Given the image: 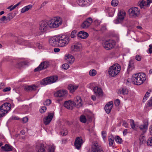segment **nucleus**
Segmentation results:
<instances>
[{
	"label": "nucleus",
	"mask_w": 152,
	"mask_h": 152,
	"mask_svg": "<svg viewBox=\"0 0 152 152\" xmlns=\"http://www.w3.org/2000/svg\"><path fill=\"white\" fill-rule=\"evenodd\" d=\"M146 79V75L145 74L140 73L134 74L132 77V80L133 84L140 85L145 81Z\"/></svg>",
	"instance_id": "f257e3e1"
},
{
	"label": "nucleus",
	"mask_w": 152,
	"mask_h": 152,
	"mask_svg": "<svg viewBox=\"0 0 152 152\" xmlns=\"http://www.w3.org/2000/svg\"><path fill=\"white\" fill-rule=\"evenodd\" d=\"M39 28L40 32V33H39V36L42 35V38H43L45 36L42 34L46 31L48 27H49L48 21L46 20H42L39 22Z\"/></svg>",
	"instance_id": "f03ea898"
},
{
	"label": "nucleus",
	"mask_w": 152,
	"mask_h": 152,
	"mask_svg": "<svg viewBox=\"0 0 152 152\" xmlns=\"http://www.w3.org/2000/svg\"><path fill=\"white\" fill-rule=\"evenodd\" d=\"M58 45L60 47H63L67 45L70 41L69 37L65 35H58Z\"/></svg>",
	"instance_id": "7ed1b4c3"
},
{
	"label": "nucleus",
	"mask_w": 152,
	"mask_h": 152,
	"mask_svg": "<svg viewBox=\"0 0 152 152\" xmlns=\"http://www.w3.org/2000/svg\"><path fill=\"white\" fill-rule=\"evenodd\" d=\"M62 20L59 17H56L48 21L49 27L50 28H56L58 27L62 23Z\"/></svg>",
	"instance_id": "20e7f679"
},
{
	"label": "nucleus",
	"mask_w": 152,
	"mask_h": 152,
	"mask_svg": "<svg viewBox=\"0 0 152 152\" xmlns=\"http://www.w3.org/2000/svg\"><path fill=\"white\" fill-rule=\"evenodd\" d=\"M121 70V66L118 64H114L111 66L109 69V73L112 77H114L117 75Z\"/></svg>",
	"instance_id": "39448f33"
},
{
	"label": "nucleus",
	"mask_w": 152,
	"mask_h": 152,
	"mask_svg": "<svg viewBox=\"0 0 152 152\" xmlns=\"http://www.w3.org/2000/svg\"><path fill=\"white\" fill-rule=\"evenodd\" d=\"M58 79V77L57 76H53L44 78L40 81V83L41 85L45 86L48 84H51L55 82Z\"/></svg>",
	"instance_id": "423d86ee"
},
{
	"label": "nucleus",
	"mask_w": 152,
	"mask_h": 152,
	"mask_svg": "<svg viewBox=\"0 0 152 152\" xmlns=\"http://www.w3.org/2000/svg\"><path fill=\"white\" fill-rule=\"evenodd\" d=\"M11 107V104L5 103L0 106V118L4 116L10 110Z\"/></svg>",
	"instance_id": "0eeeda50"
},
{
	"label": "nucleus",
	"mask_w": 152,
	"mask_h": 152,
	"mask_svg": "<svg viewBox=\"0 0 152 152\" xmlns=\"http://www.w3.org/2000/svg\"><path fill=\"white\" fill-rule=\"evenodd\" d=\"M115 44V42L113 40L108 39L103 42V46L107 50H110L113 48Z\"/></svg>",
	"instance_id": "6e6552de"
},
{
	"label": "nucleus",
	"mask_w": 152,
	"mask_h": 152,
	"mask_svg": "<svg viewBox=\"0 0 152 152\" xmlns=\"http://www.w3.org/2000/svg\"><path fill=\"white\" fill-rule=\"evenodd\" d=\"M130 16L135 18L137 17L140 14L139 9L137 7H133L130 8L129 10Z\"/></svg>",
	"instance_id": "1a4fd4ad"
},
{
	"label": "nucleus",
	"mask_w": 152,
	"mask_h": 152,
	"mask_svg": "<svg viewBox=\"0 0 152 152\" xmlns=\"http://www.w3.org/2000/svg\"><path fill=\"white\" fill-rule=\"evenodd\" d=\"M91 152H104L102 148L97 142H93L91 147Z\"/></svg>",
	"instance_id": "9d476101"
},
{
	"label": "nucleus",
	"mask_w": 152,
	"mask_h": 152,
	"mask_svg": "<svg viewBox=\"0 0 152 152\" xmlns=\"http://www.w3.org/2000/svg\"><path fill=\"white\" fill-rule=\"evenodd\" d=\"M126 12L124 11L120 10L118 13V18L115 20V23L118 24L122 21L126 15Z\"/></svg>",
	"instance_id": "9b49d317"
},
{
	"label": "nucleus",
	"mask_w": 152,
	"mask_h": 152,
	"mask_svg": "<svg viewBox=\"0 0 152 152\" xmlns=\"http://www.w3.org/2000/svg\"><path fill=\"white\" fill-rule=\"evenodd\" d=\"M83 143V141L81 137H77L74 143L75 148L78 150L80 149Z\"/></svg>",
	"instance_id": "f8f14e48"
},
{
	"label": "nucleus",
	"mask_w": 152,
	"mask_h": 152,
	"mask_svg": "<svg viewBox=\"0 0 152 152\" xmlns=\"http://www.w3.org/2000/svg\"><path fill=\"white\" fill-rule=\"evenodd\" d=\"M92 19L91 17H89L84 21L81 25V27L83 28H87L92 22Z\"/></svg>",
	"instance_id": "ddd939ff"
},
{
	"label": "nucleus",
	"mask_w": 152,
	"mask_h": 152,
	"mask_svg": "<svg viewBox=\"0 0 152 152\" xmlns=\"http://www.w3.org/2000/svg\"><path fill=\"white\" fill-rule=\"evenodd\" d=\"M49 43L51 45L54 47L58 46V35L51 38L49 39Z\"/></svg>",
	"instance_id": "4468645a"
},
{
	"label": "nucleus",
	"mask_w": 152,
	"mask_h": 152,
	"mask_svg": "<svg viewBox=\"0 0 152 152\" xmlns=\"http://www.w3.org/2000/svg\"><path fill=\"white\" fill-rule=\"evenodd\" d=\"M53 113H49L48 115L44 119V123L45 125L48 124L51 121L54 116Z\"/></svg>",
	"instance_id": "2eb2a0df"
},
{
	"label": "nucleus",
	"mask_w": 152,
	"mask_h": 152,
	"mask_svg": "<svg viewBox=\"0 0 152 152\" xmlns=\"http://www.w3.org/2000/svg\"><path fill=\"white\" fill-rule=\"evenodd\" d=\"M113 102L112 101L108 102L105 105L104 109L106 112L107 114H109L113 107Z\"/></svg>",
	"instance_id": "dca6fc26"
},
{
	"label": "nucleus",
	"mask_w": 152,
	"mask_h": 152,
	"mask_svg": "<svg viewBox=\"0 0 152 152\" xmlns=\"http://www.w3.org/2000/svg\"><path fill=\"white\" fill-rule=\"evenodd\" d=\"M73 101L75 106L77 108H79L82 106V100L80 97L77 96L74 99V101Z\"/></svg>",
	"instance_id": "f3484780"
},
{
	"label": "nucleus",
	"mask_w": 152,
	"mask_h": 152,
	"mask_svg": "<svg viewBox=\"0 0 152 152\" xmlns=\"http://www.w3.org/2000/svg\"><path fill=\"white\" fill-rule=\"evenodd\" d=\"M81 45L80 43H77L71 46V50L72 52L79 51L81 48Z\"/></svg>",
	"instance_id": "a211bd4d"
},
{
	"label": "nucleus",
	"mask_w": 152,
	"mask_h": 152,
	"mask_svg": "<svg viewBox=\"0 0 152 152\" xmlns=\"http://www.w3.org/2000/svg\"><path fill=\"white\" fill-rule=\"evenodd\" d=\"M74 104V101L69 100L65 102L64 105V106L67 109L72 110L73 107L75 106Z\"/></svg>",
	"instance_id": "6ab92c4d"
},
{
	"label": "nucleus",
	"mask_w": 152,
	"mask_h": 152,
	"mask_svg": "<svg viewBox=\"0 0 152 152\" xmlns=\"http://www.w3.org/2000/svg\"><path fill=\"white\" fill-rule=\"evenodd\" d=\"M152 2L151 0H143L139 4V5L141 8L143 7H148L150 3Z\"/></svg>",
	"instance_id": "aec40b11"
},
{
	"label": "nucleus",
	"mask_w": 152,
	"mask_h": 152,
	"mask_svg": "<svg viewBox=\"0 0 152 152\" xmlns=\"http://www.w3.org/2000/svg\"><path fill=\"white\" fill-rule=\"evenodd\" d=\"M67 95V91L66 90H60L55 94L57 97H63L66 96Z\"/></svg>",
	"instance_id": "412c9836"
},
{
	"label": "nucleus",
	"mask_w": 152,
	"mask_h": 152,
	"mask_svg": "<svg viewBox=\"0 0 152 152\" xmlns=\"http://www.w3.org/2000/svg\"><path fill=\"white\" fill-rule=\"evenodd\" d=\"M148 122L147 121H144L143 124L140 126V129L143 131L144 133H145L148 129Z\"/></svg>",
	"instance_id": "4be33fe9"
},
{
	"label": "nucleus",
	"mask_w": 152,
	"mask_h": 152,
	"mask_svg": "<svg viewBox=\"0 0 152 152\" xmlns=\"http://www.w3.org/2000/svg\"><path fill=\"white\" fill-rule=\"evenodd\" d=\"M77 36L81 38L86 39L88 37V34L87 32L83 31H81L78 33Z\"/></svg>",
	"instance_id": "5701e85b"
},
{
	"label": "nucleus",
	"mask_w": 152,
	"mask_h": 152,
	"mask_svg": "<svg viewBox=\"0 0 152 152\" xmlns=\"http://www.w3.org/2000/svg\"><path fill=\"white\" fill-rule=\"evenodd\" d=\"M12 148H13L11 146L6 144L4 146L1 147V150L6 151H12Z\"/></svg>",
	"instance_id": "b1692460"
},
{
	"label": "nucleus",
	"mask_w": 152,
	"mask_h": 152,
	"mask_svg": "<svg viewBox=\"0 0 152 152\" xmlns=\"http://www.w3.org/2000/svg\"><path fill=\"white\" fill-rule=\"evenodd\" d=\"M48 66V64L47 62L43 61L39 66V71L44 69H46Z\"/></svg>",
	"instance_id": "393cba45"
},
{
	"label": "nucleus",
	"mask_w": 152,
	"mask_h": 152,
	"mask_svg": "<svg viewBox=\"0 0 152 152\" xmlns=\"http://www.w3.org/2000/svg\"><path fill=\"white\" fill-rule=\"evenodd\" d=\"M134 68V62L132 60L129 61L127 68V71L129 72Z\"/></svg>",
	"instance_id": "a878e982"
},
{
	"label": "nucleus",
	"mask_w": 152,
	"mask_h": 152,
	"mask_svg": "<svg viewBox=\"0 0 152 152\" xmlns=\"http://www.w3.org/2000/svg\"><path fill=\"white\" fill-rule=\"evenodd\" d=\"M93 91L96 95H102V91L101 88L98 87H95L94 88Z\"/></svg>",
	"instance_id": "bb28decb"
},
{
	"label": "nucleus",
	"mask_w": 152,
	"mask_h": 152,
	"mask_svg": "<svg viewBox=\"0 0 152 152\" xmlns=\"http://www.w3.org/2000/svg\"><path fill=\"white\" fill-rule=\"evenodd\" d=\"M37 88V86L35 85L28 86L25 87V89L27 91H34Z\"/></svg>",
	"instance_id": "cd10ccee"
},
{
	"label": "nucleus",
	"mask_w": 152,
	"mask_h": 152,
	"mask_svg": "<svg viewBox=\"0 0 152 152\" xmlns=\"http://www.w3.org/2000/svg\"><path fill=\"white\" fill-rule=\"evenodd\" d=\"M78 87V86H77L70 84L68 86V88L70 91L71 93H72Z\"/></svg>",
	"instance_id": "c85d7f7f"
},
{
	"label": "nucleus",
	"mask_w": 152,
	"mask_h": 152,
	"mask_svg": "<svg viewBox=\"0 0 152 152\" xmlns=\"http://www.w3.org/2000/svg\"><path fill=\"white\" fill-rule=\"evenodd\" d=\"M77 2L78 5L81 6H84L88 4L87 1L86 0H77Z\"/></svg>",
	"instance_id": "c756f323"
},
{
	"label": "nucleus",
	"mask_w": 152,
	"mask_h": 152,
	"mask_svg": "<svg viewBox=\"0 0 152 152\" xmlns=\"http://www.w3.org/2000/svg\"><path fill=\"white\" fill-rule=\"evenodd\" d=\"M114 137L113 135H110L108 137V142L109 145L110 146H111L113 145V144L114 142Z\"/></svg>",
	"instance_id": "7c9ffc66"
},
{
	"label": "nucleus",
	"mask_w": 152,
	"mask_h": 152,
	"mask_svg": "<svg viewBox=\"0 0 152 152\" xmlns=\"http://www.w3.org/2000/svg\"><path fill=\"white\" fill-rule=\"evenodd\" d=\"M75 61V58L74 57L70 55H69L68 56L67 59V63L68 64H71L73 63Z\"/></svg>",
	"instance_id": "2f4dec72"
},
{
	"label": "nucleus",
	"mask_w": 152,
	"mask_h": 152,
	"mask_svg": "<svg viewBox=\"0 0 152 152\" xmlns=\"http://www.w3.org/2000/svg\"><path fill=\"white\" fill-rule=\"evenodd\" d=\"M55 148L56 147L54 145H50L47 149V152H55Z\"/></svg>",
	"instance_id": "473e14b6"
},
{
	"label": "nucleus",
	"mask_w": 152,
	"mask_h": 152,
	"mask_svg": "<svg viewBox=\"0 0 152 152\" xmlns=\"http://www.w3.org/2000/svg\"><path fill=\"white\" fill-rule=\"evenodd\" d=\"M32 7V5H29L28 6H26L21 9V12L22 13H23L28 10L30 9Z\"/></svg>",
	"instance_id": "72a5a7b5"
},
{
	"label": "nucleus",
	"mask_w": 152,
	"mask_h": 152,
	"mask_svg": "<svg viewBox=\"0 0 152 152\" xmlns=\"http://www.w3.org/2000/svg\"><path fill=\"white\" fill-rule=\"evenodd\" d=\"M68 134L67 129L65 127H62L60 131V134L63 136H65Z\"/></svg>",
	"instance_id": "f704fd0d"
},
{
	"label": "nucleus",
	"mask_w": 152,
	"mask_h": 152,
	"mask_svg": "<svg viewBox=\"0 0 152 152\" xmlns=\"http://www.w3.org/2000/svg\"><path fill=\"white\" fill-rule=\"evenodd\" d=\"M39 152H45L44 145L39 143Z\"/></svg>",
	"instance_id": "c9c22d12"
},
{
	"label": "nucleus",
	"mask_w": 152,
	"mask_h": 152,
	"mask_svg": "<svg viewBox=\"0 0 152 152\" xmlns=\"http://www.w3.org/2000/svg\"><path fill=\"white\" fill-rule=\"evenodd\" d=\"M120 92L121 94L126 95L128 94V91L126 88H123L120 90Z\"/></svg>",
	"instance_id": "e433bc0d"
},
{
	"label": "nucleus",
	"mask_w": 152,
	"mask_h": 152,
	"mask_svg": "<svg viewBox=\"0 0 152 152\" xmlns=\"http://www.w3.org/2000/svg\"><path fill=\"white\" fill-rule=\"evenodd\" d=\"M139 140L140 141V144L141 145L145 142L146 140L144 136L141 135L139 138Z\"/></svg>",
	"instance_id": "4c0bfd02"
},
{
	"label": "nucleus",
	"mask_w": 152,
	"mask_h": 152,
	"mask_svg": "<svg viewBox=\"0 0 152 152\" xmlns=\"http://www.w3.org/2000/svg\"><path fill=\"white\" fill-rule=\"evenodd\" d=\"M115 140L116 142L118 144H121L122 142V139L118 136H115Z\"/></svg>",
	"instance_id": "58836bf2"
},
{
	"label": "nucleus",
	"mask_w": 152,
	"mask_h": 152,
	"mask_svg": "<svg viewBox=\"0 0 152 152\" xmlns=\"http://www.w3.org/2000/svg\"><path fill=\"white\" fill-rule=\"evenodd\" d=\"M26 64V63L25 62H20L16 64V67L17 68H20L22 67L24 65Z\"/></svg>",
	"instance_id": "ea45409f"
},
{
	"label": "nucleus",
	"mask_w": 152,
	"mask_h": 152,
	"mask_svg": "<svg viewBox=\"0 0 152 152\" xmlns=\"http://www.w3.org/2000/svg\"><path fill=\"white\" fill-rule=\"evenodd\" d=\"M80 121L83 123H86V117L83 115L81 116L80 118Z\"/></svg>",
	"instance_id": "a19ab883"
},
{
	"label": "nucleus",
	"mask_w": 152,
	"mask_h": 152,
	"mask_svg": "<svg viewBox=\"0 0 152 152\" xmlns=\"http://www.w3.org/2000/svg\"><path fill=\"white\" fill-rule=\"evenodd\" d=\"M150 91L149 92L148 91L146 92L145 95L144 96L142 100V101L143 102H145L147 99L149 97L148 95L150 94Z\"/></svg>",
	"instance_id": "79ce46f5"
},
{
	"label": "nucleus",
	"mask_w": 152,
	"mask_h": 152,
	"mask_svg": "<svg viewBox=\"0 0 152 152\" xmlns=\"http://www.w3.org/2000/svg\"><path fill=\"white\" fill-rule=\"evenodd\" d=\"M96 73V71L94 69H92L90 70L89 72V75L91 76H94Z\"/></svg>",
	"instance_id": "37998d69"
},
{
	"label": "nucleus",
	"mask_w": 152,
	"mask_h": 152,
	"mask_svg": "<svg viewBox=\"0 0 152 152\" xmlns=\"http://www.w3.org/2000/svg\"><path fill=\"white\" fill-rule=\"evenodd\" d=\"M118 4V1L117 0H113L111 2V4L113 7L117 6Z\"/></svg>",
	"instance_id": "c03bdc74"
},
{
	"label": "nucleus",
	"mask_w": 152,
	"mask_h": 152,
	"mask_svg": "<svg viewBox=\"0 0 152 152\" xmlns=\"http://www.w3.org/2000/svg\"><path fill=\"white\" fill-rule=\"evenodd\" d=\"M77 31L76 30L73 31L71 34V37L72 38H74L75 37L76 35Z\"/></svg>",
	"instance_id": "a18cd8bd"
},
{
	"label": "nucleus",
	"mask_w": 152,
	"mask_h": 152,
	"mask_svg": "<svg viewBox=\"0 0 152 152\" xmlns=\"http://www.w3.org/2000/svg\"><path fill=\"white\" fill-rule=\"evenodd\" d=\"M13 17L12 16V13H10L8 14L7 17L6 18V20H9L10 21L11 19H12Z\"/></svg>",
	"instance_id": "49530a36"
},
{
	"label": "nucleus",
	"mask_w": 152,
	"mask_h": 152,
	"mask_svg": "<svg viewBox=\"0 0 152 152\" xmlns=\"http://www.w3.org/2000/svg\"><path fill=\"white\" fill-rule=\"evenodd\" d=\"M62 68L64 69H67L69 67V66L67 64H63L62 66Z\"/></svg>",
	"instance_id": "de8ad7c7"
},
{
	"label": "nucleus",
	"mask_w": 152,
	"mask_h": 152,
	"mask_svg": "<svg viewBox=\"0 0 152 152\" xmlns=\"http://www.w3.org/2000/svg\"><path fill=\"white\" fill-rule=\"evenodd\" d=\"M47 108L45 106H43L39 110V111L41 113H45L46 110Z\"/></svg>",
	"instance_id": "09e8293b"
},
{
	"label": "nucleus",
	"mask_w": 152,
	"mask_h": 152,
	"mask_svg": "<svg viewBox=\"0 0 152 152\" xmlns=\"http://www.w3.org/2000/svg\"><path fill=\"white\" fill-rule=\"evenodd\" d=\"M51 103V101L50 99H47L44 102V104L45 105L48 106Z\"/></svg>",
	"instance_id": "8fccbe9b"
},
{
	"label": "nucleus",
	"mask_w": 152,
	"mask_h": 152,
	"mask_svg": "<svg viewBox=\"0 0 152 152\" xmlns=\"http://www.w3.org/2000/svg\"><path fill=\"white\" fill-rule=\"evenodd\" d=\"M147 143L148 145L151 146L152 145V137L148 139Z\"/></svg>",
	"instance_id": "3c124183"
},
{
	"label": "nucleus",
	"mask_w": 152,
	"mask_h": 152,
	"mask_svg": "<svg viewBox=\"0 0 152 152\" xmlns=\"http://www.w3.org/2000/svg\"><path fill=\"white\" fill-rule=\"evenodd\" d=\"M102 135L103 139L104 140L106 137L107 134L105 131H104L102 132Z\"/></svg>",
	"instance_id": "603ef678"
},
{
	"label": "nucleus",
	"mask_w": 152,
	"mask_h": 152,
	"mask_svg": "<svg viewBox=\"0 0 152 152\" xmlns=\"http://www.w3.org/2000/svg\"><path fill=\"white\" fill-rule=\"evenodd\" d=\"M130 122L131 127L132 129H134L135 128L134 122L133 120H131Z\"/></svg>",
	"instance_id": "864d4df0"
},
{
	"label": "nucleus",
	"mask_w": 152,
	"mask_h": 152,
	"mask_svg": "<svg viewBox=\"0 0 152 152\" xmlns=\"http://www.w3.org/2000/svg\"><path fill=\"white\" fill-rule=\"evenodd\" d=\"M120 101L118 99H116L114 102V104L116 106H118L120 104Z\"/></svg>",
	"instance_id": "5fc2aeb1"
},
{
	"label": "nucleus",
	"mask_w": 152,
	"mask_h": 152,
	"mask_svg": "<svg viewBox=\"0 0 152 152\" xmlns=\"http://www.w3.org/2000/svg\"><path fill=\"white\" fill-rule=\"evenodd\" d=\"M147 104L149 107L152 106V97L148 101Z\"/></svg>",
	"instance_id": "6e6d98bb"
},
{
	"label": "nucleus",
	"mask_w": 152,
	"mask_h": 152,
	"mask_svg": "<svg viewBox=\"0 0 152 152\" xmlns=\"http://www.w3.org/2000/svg\"><path fill=\"white\" fill-rule=\"evenodd\" d=\"M11 89V88L10 87H6L3 90V92H6L9 91Z\"/></svg>",
	"instance_id": "4d7b16f0"
},
{
	"label": "nucleus",
	"mask_w": 152,
	"mask_h": 152,
	"mask_svg": "<svg viewBox=\"0 0 152 152\" xmlns=\"http://www.w3.org/2000/svg\"><path fill=\"white\" fill-rule=\"evenodd\" d=\"M136 59L138 61H140L141 60V56L138 55H137L135 57Z\"/></svg>",
	"instance_id": "13d9d810"
},
{
	"label": "nucleus",
	"mask_w": 152,
	"mask_h": 152,
	"mask_svg": "<svg viewBox=\"0 0 152 152\" xmlns=\"http://www.w3.org/2000/svg\"><path fill=\"white\" fill-rule=\"evenodd\" d=\"M28 121V118L27 117H24L22 119V121L23 123H26Z\"/></svg>",
	"instance_id": "bf43d9fd"
},
{
	"label": "nucleus",
	"mask_w": 152,
	"mask_h": 152,
	"mask_svg": "<svg viewBox=\"0 0 152 152\" xmlns=\"http://www.w3.org/2000/svg\"><path fill=\"white\" fill-rule=\"evenodd\" d=\"M122 125L123 126H124L126 128L128 127V124L125 121H123Z\"/></svg>",
	"instance_id": "052dcab7"
},
{
	"label": "nucleus",
	"mask_w": 152,
	"mask_h": 152,
	"mask_svg": "<svg viewBox=\"0 0 152 152\" xmlns=\"http://www.w3.org/2000/svg\"><path fill=\"white\" fill-rule=\"evenodd\" d=\"M5 86V84L4 83L2 82L1 83H0V89H1L3 88Z\"/></svg>",
	"instance_id": "680f3d73"
},
{
	"label": "nucleus",
	"mask_w": 152,
	"mask_h": 152,
	"mask_svg": "<svg viewBox=\"0 0 152 152\" xmlns=\"http://www.w3.org/2000/svg\"><path fill=\"white\" fill-rule=\"evenodd\" d=\"M15 8V7L14 6L13 7H12V6H11L7 8V9H9L10 11H11Z\"/></svg>",
	"instance_id": "e2e57ef3"
},
{
	"label": "nucleus",
	"mask_w": 152,
	"mask_h": 152,
	"mask_svg": "<svg viewBox=\"0 0 152 152\" xmlns=\"http://www.w3.org/2000/svg\"><path fill=\"white\" fill-rule=\"evenodd\" d=\"M149 47V52L150 53H152V45H150Z\"/></svg>",
	"instance_id": "0e129e2a"
},
{
	"label": "nucleus",
	"mask_w": 152,
	"mask_h": 152,
	"mask_svg": "<svg viewBox=\"0 0 152 152\" xmlns=\"http://www.w3.org/2000/svg\"><path fill=\"white\" fill-rule=\"evenodd\" d=\"M128 133V130L127 129H124L123 132V134L124 136L126 135Z\"/></svg>",
	"instance_id": "69168bd1"
},
{
	"label": "nucleus",
	"mask_w": 152,
	"mask_h": 152,
	"mask_svg": "<svg viewBox=\"0 0 152 152\" xmlns=\"http://www.w3.org/2000/svg\"><path fill=\"white\" fill-rule=\"evenodd\" d=\"M6 18L5 16H3L1 18L0 20L2 21H4L5 20H6Z\"/></svg>",
	"instance_id": "338daca9"
},
{
	"label": "nucleus",
	"mask_w": 152,
	"mask_h": 152,
	"mask_svg": "<svg viewBox=\"0 0 152 152\" xmlns=\"http://www.w3.org/2000/svg\"><path fill=\"white\" fill-rule=\"evenodd\" d=\"M149 130L151 134L152 135V125L150 126Z\"/></svg>",
	"instance_id": "774afa93"
}]
</instances>
